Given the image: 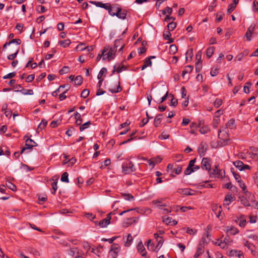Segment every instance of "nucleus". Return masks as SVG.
I'll list each match as a JSON object with an SVG mask.
<instances>
[{
	"instance_id": "1",
	"label": "nucleus",
	"mask_w": 258,
	"mask_h": 258,
	"mask_svg": "<svg viewBox=\"0 0 258 258\" xmlns=\"http://www.w3.org/2000/svg\"><path fill=\"white\" fill-rule=\"evenodd\" d=\"M225 132L224 136L223 137L222 134H221L222 131L221 130H219L218 131V138L220 139L219 141L217 142V146L219 147H222L224 146H226L229 144V135L227 133V131L225 129L224 131Z\"/></svg>"
},
{
	"instance_id": "2",
	"label": "nucleus",
	"mask_w": 258,
	"mask_h": 258,
	"mask_svg": "<svg viewBox=\"0 0 258 258\" xmlns=\"http://www.w3.org/2000/svg\"><path fill=\"white\" fill-rule=\"evenodd\" d=\"M115 54L113 50H110L109 46L104 47L102 51V59L103 60L110 61L114 58Z\"/></svg>"
},
{
	"instance_id": "3",
	"label": "nucleus",
	"mask_w": 258,
	"mask_h": 258,
	"mask_svg": "<svg viewBox=\"0 0 258 258\" xmlns=\"http://www.w3.org/2000/svg\"><path fill=\"white\" fill-rule=\"evenodd\" d=\"M122 172L124 174H130L136 171V168L132 161L123 163L122 165Z\"/></svg>"
},
{
	"instance_id": "4",
	"label": "nucleus",
	"mask_w": 258,
	"mask_h": 258,
	"mask_svg": "<svg viewBox=\"0 0 258 258\" xmlns=\"http://www.w3.org/2000/svg\"><path fill=\"white\" fill-rule=\"evenodd\" d=\"M67 251L69 255L74 258H83L82 255L83 252L82 251L80 250L77 247H72L69 250H67Z\"/></svg>"
},
{
	"instance_id": "5",
	"label": "nucleus",
	"mask_w": 258,
	"mask_h": 258,
	"mask_svg": "<svg viewBox=\"0 0 258 258\" xmlns=\"http://www.w3.org/2000/svg\"><path fill=\"white\" fill-rule=\"evenodd\" d=\"M112 213H110L107 215V216L104 219L100 221H95L94 223L95 225H99L101 228L106 227L107 225H108L110 223V220L111 219V215Z\"/></svg>"
},
{
	"instance_id": "6",
	"label": "nucleus",
	"mask_w": 258,
	"mask_h": 258,
	"mask_svg": "<svg viewBox=\"0 0 258 258\" xmlns=\"http://www.w3.org/2000/svg\"><path fill=\"white\" fill-rule=\"evenodd\" d=\"M90 3L94 4L97 7L102 8L107 10L108 11L109 14L110 15V14L112 12V8L111 5L109 3L104 4L101 2L96 1H91Z\"/></svg>"
},
{
	"instance_id": "7",
	"label": "nucleus",
	"mask_w": 258,
	"mask_h": 258,
	"mask_svg": "<svg viewBox=\"0 0 258 258\" xmlns=\"http://www.w3.org/2000/svg\"><path fill=\"white\" fill-rule=\"evenodd\" d=\"M202 242H200L198 245L197 250L195 255L194 256V258H199V257L202 255L204 252V243L206 242L205 238H202Z\"/></svg>"
},
{
	"instance_id": "8",
	"label": "nucleus",
	"mask_w": 258,
	"mask_h": 258,
	"mask_svg": "<svg viewBox=\"0 0 258 258\" xmlns=\"http://www.w3.org/2000/svg\"><path fill=\"white\" fill-rule=\"evenodd\" d=\"M110 16H116L119 19H125L126 16V11L124 10H122L121 8L120 9H117V12L114 13L112 12L110 14Z\"/></svg>"
},
{
	"instance_id": "9",
	"label": "nucleus",
	"mask_w": 258,
	"mask_h": 258,
	"mask_svg": "<svg viewBox=\"0 0 258 258\" xmlns=\"http://www.w3.org/2000/svg\"><path fill=\"white\" fill-rule=\"evenodd\" d=\"M209 173L210 177H211L223 178V176L221 174V170L216 166L214 167L212 170L211 169V171H210Z\"/></svg>"
},
{
	"instance_id": "10",
	"label": "nucleus",
	"mask_w": 258,
	"mask_h": 258,
	"mask_svg": "<svg viewBox=\"0 0 258 258\" xmlns=\"http://www.w3.org/2000/svg\"><path fill=\"white\" fill-rule=\"evenodd\" d=\"M210 158H203L201 163V167L203 169L208 170V172L211 171V165L210 164Z\"/></svg>"
},
{
	"instance_id": "11",
	"label": "nucleus",
	"mask_w": 258,
	"mask_h": 258,
	"mask_svg": "<svg viewBox=\"0 0 258 258\" xmlns=\"http://www.w3.org/2000/svg\"><path fill=\"white\" fill-rule=\"evenodd\" d=\"M255 29V25H251L247 29V30L245 33V37H246V39L248 41H250L251 40V36L253 34Z\"/></svg>"
},
{
	"instance_id": "12",
	"label": "nucleus",
	"mask_w": 258,
	"mask_h": 258,
	"mask_svg": "<svg viewBox=\"0 0 258 258\" xmlns=\"http://www.w3.org/2000/svg\"><path fill=\"white\" fill-rule=\"evenodd\" d=\"M207 150V145L206 143H202L198 149V152L201 157L205 155V153Z\"/></svg>"
},
{
	"instance_id": "13",
	"label": "nucleus",
	"mask_w": 258,
	"mask_h": 258,
	"mask_svg": "<svg viewBox=\"0 0 258 258\" xmlns=\"http://www.w3.org/2000/svg\"><path fill=\"white\" fill-rule=\"evenodd\" d=\"M137 249L138 252L141 254L142 256H145L146 255L147 252L145 250L144 245L142 241H140L137 245Z\"/></svg>"
},
{
	"instance_id": "14",
	"label": "nucleus",
	"mask_w": 258,
	"mask_h": 258,
	"mask_svg": "<svg viewBox=\"0 0 258 258\" xmlns=\"http://www.w3.org/2000/svg\"><path fill=\"white\" fill-rule=\"evenodd\" d=\"M163 222L166 225H176L177 224V221L172 220L170 217H163Z\"/></svg>"
},
{
	"instance_id": "15",
	"label": "nucleus",
	"mask_w": 258,
	"mask_h": 258,
	"mask_svg": "<svg viewBox=\"0 0 258 258\" xmlns=\"http://www.w3.org/2000/svg\"><path fill=\"white\" fill-rule=\"evenodd\" d=\"M58 179V176H54V177H53L52 178V180L53 181L52 183H51V186H52V190L51 191V193L52 194H54L56 190H57V180Z\"/></svg>"
},
{
	"instance_id": "16",
	"label": "nucleus",
	"mask_w": 258,
	"mask_h": 258,
	"mask_svg": "<svg viewBox=\"0 0 258 258\" xmlns=\"http://www.w3.org/2000/svg\"><path fill=\"white\" fill-rule=\"evenodd\" d=\"M119 246L117 244H113L111 246L110 251L114 252L113 257L115 258L119 251Z\"/></svg>"
},
{
	"instance_id": "17",
	"label": "nucleus",
	"mask_w": 258,
	"mask_h": 258,
	"mask_svg": "<svg viewBox=\"0 0 258 258\" xmlns=\"http://www.w3.org/2000/svg\"><path fill=\"white\" fill-rule=\"evenodd\" d=\"M116 84H117V87L115 89H109V91L111 92L112 93H116L120 92L122 91V88L120 86V81L119 79H118L116 82Z\"/></svg>"
},
{
	"instance_id": "18",
	"label": "nucleus",
	"mask_w": 258,
	"mask_h": 258,
	"mask_svg": "<svg viewBox=\"0 0 258 258\" xmlns=\"http://www.w3.org/2000/svg\"><path fill=\"white\" fill-rule=\"evenodd\" d=\"M171 35V34L170 31L169 30H168L167 31H165L163 34L164 38L165 40H168L169 41H168L169 43H171L173 42V39L172 38H170Z\"/></svg>"
},
{
	"instance_id": "19",
	"label": "nucleus",
	"mask_w": 258,
	"mask_h": 258,
	"mask_svg": "<svg viewBox=\"0 0 258 258\" xmlns=\"http://www.w3.org/2000/svg\"><path fill=\"white\" fill-rule=\"evenodd\" d=\"M163 114H159L156 115L155 119H154V125L156 127H157L159 126V125L160 124L161 120L162 119Z\"/></svg>"
},
{
	"instance_id": "20",
	"label": "nucleus",
	"mask_w": 258,
	"mask_h": 258,
	"mask_svg": "<svg viewBox=\"0 0 258 258\" xmlns=\"http://www.w3.org/2000/svg\"><path fill=\"white\" fill-rule=\"evenodd\" d=\"M47 121L45 119H42L41 123L39 124L37 131L39 132L42 131L47 125Z\"/></svg>"
},
{
	"instance_id": "21",
	"label": "nucleus",
	"mask_w": 258,
	"mask_h": 258,
	"mask_svg": "<svg viewBox=\"0 0 258 258\" xmlns=\"http://www.w3.org/2000/svg\"><path fill=\"white\" fill-rule=\"evenodd\" d=\"M234 197L231 194L227 195L224 201V205H229L230 203L233 201Z\"/></svg>"
},
{
	"instance_id": "22",
	"label": "nucleus",
	"mask_w": 258,
	"mask_h": 258,
	"mask_svg": "<svg viewBox=\"0 0 258 258\" xmlns=\"http://www.w3.org/2000/svg\"><path fill=\"white\" fill-rule=\"evenodd\" d=\"M193 70V67L192 66H186L185 67L184 69L182 72V76L184 77L185 75L187 73H190Z\"/></svg>"
},
{
	"instance_id": "23",
	"label": "nucleus",
	"mask_w": 258,
	"mask_h": 258,
	"mask_svg": "<svg viewBox=\"0 0 258 258\" xmlns=\"http://www.w3.org/2000/svg\"><path fill=\"white\" fill-rule=\"evenodd\" d=\"M58 43L60 46L65 48L70 45V44L71 43V41L70 39H66L64 40L59 41Z\"/></svg>"
},
{
	"instance_id": "24",
	"label": "nucleus",
	"mask_w": 258,
	"mask_h": 258,
	"mask_svg": "<svg viewBox=\"0 0 258 258\" xmlns=\"http://www.w3.org/2000/svg\"><path fill=\"white\" fill-rule=\"evenodd\" d=\"M126 68L124 66L122 65L121 67L117 66V64L114 66L113 71L112 73H114L116 71L118 73H119L122 71L123 70H125Z\"/></svg>"
},
{
	"instance_id": "25",
	"label": "nucleus",
	"mask_w": 258,
	"mask_h": 258,
	"mask_svg": "<svg viewBox=\"0 0 258 258\" xmlns=\"http://www.w3.org/2000/svg\"><path fill=\"white\" fill-rule=\"evenodd\" d=\"M233 164L240 171H241V169H242V167H243L244 164L241 161L237 160L233 162Z\"/></svg>"
},
{
	"instance_id": "26",
	"label": "nucleus",
	"mask_w": 258,
	"mask_h": 258,
	"mask_svg": "<svg viewBox=\"0 0 258 258\" xmlns=\"http://www.w3.org/2000/svg\"><path fill=\"white\" fill-rule=\"evenodd\" d=\"M215 48L214 47H209L207 49L206 55L208 58H210L214 52Z\"/></svg>"
},
{
	"instance_id": "27",
	"label": "nucleus",
	"mask_w": 258,
	"mask_h": 258,
	"mask_svg": "<svg viewBox=\"0 0 258 258\" xmlns=\"http://www.w3.org/2000/svg\"><path fill=\"white\" fill-rule=\"evenodd\" d=\"M68 176H69V174L68 172H65L63 173L61 175V179H60L61 181L62 182L68 183L69 182Z\"/></svg>"
},
{
	"instance_id": "28",
	"label": "nucleus",
	"mask_w": 258,
	"mask_h": 258,
	"mask_svg": "<svg viewBox=\"0 0 258 258\" xmlns=\"http://www.w3.org/2000/svg\"><path fill=\"white\" fill-rule=\"evenodd\" d=\"M75 84L76 85H81L83 82V78L81 76H77L74 80Z\"/></svg>"
},
{
	"instance_id": "29",
	"label": "nucleus",
	"mask_w": 258,
	"mask_h": 258,
	"mask_svg": "<svg viewBox=\"0 0 258 258\" xmlns=\"http://www.w3.org/2000/svg\"><path fill=\"white\" fill-rule=\"evenodd\" d=\"M155 56H150L148 58H147L144 60V64L147 66V67L151 66H152V61L151 60V59L152 58H155Z\"/></svg>"
},
{
	"instance_id": "30",
	"label": "nucleus",
	"mask_w": 258,
	"mask_h": 258,
	"mask_svg": "<svg viewBox=\"0 0 258 258\" xmlns=\"http://www.w3.org/2000/svg\"><path fill=\"white\" fill-rule=\"evenodd\" d=\"M193 55V50L192 49H189L187 50L186 52V59L188 60V58H190V60H191Z\"/></svg>"
},
{
	"instance_id": "31",
	"label": "nucleus",
	"mask_w": 258,
	"mask_h": 258,
	"mask_svg": "<svg viewBox=\"0 0 258 258\" xmlns=\"http://www.w3.org/2000/svg\"><path fill=\"white\" fill-rule=\"evenodd\" d=\"M165 199H158V200H154L152 201V203L154 205H157V204H159V206H163V207H165L166 206V205L165 204H161L162 203V202L163 201H164Z\"/></svg>"
},
{
	"instance_id": "32",
	"label": "nucleus",
	"mask_w": 258,
	"mask_h": 258,
	"mask_svg": "<svg viewBox=\"0 0 258 258\" xmlns=\"http://www.w3.org/2000/svg\"><path fill=\"white\" fill-rule=\"evenodd\" d=\"M183 191V194L187 196H192L195 195V191L189 188H185Z\"/></svg>"
},
{
	"instance_id": "33",
	"label": "nucleus",
	"mask_w": 258,
	"mask_h": 258,
	"mask_svg": "<svg viewBox=\"0 0 258 258\" xmlns=\"http://www.w3.org/2000/svg\"><path fill=\"white\" fill-rule=\"evenodd\" d=\"M176 27V23L175 22L169 23L167 25L168 30L170 31H173Z\"/></svg>"
},
{
	"instance_id": "34",
	"label": "nucleus",
	"mask_w": 258,
	"mask_h": 258,
	"mask_svg": "<svg viewBox=\"0 0 258 258\" xmlns=\"http://www.w3.org/2000/svg\"><path fill=\"white\" fill-rule=\"evenodd\" d=\"M91 124V122L90 121H88L84 123L81 126H80V131L81 132H82L85 129L87 128Z\"/></svg>"
},
{
	"instance_id": "35",
	"label": "nucleus",
	"mask_w": 258,
	"mask_h": 258,
	"mask_svg": "<svg viewBox=\"0 0 258 258\" xmlns=\"http://www.w3.org/2000/svg\"><path fill=\"white\" fill-rule=\"evenodd\" d=\"M241 203H242V205H243L245 207H249L250 206V205L249 203V201H248V200L244 198V197H242L241 198Z\"/></svg>"
},
{
	"instance_id": "36",
	"label": "nucleus",
	"mask_w": 258,
	"mask_h": 258,
	"mask_svg": "<svg viewBox=\"0 0 258 258\" xmlns=\"http://www.w3.org/2000/svg\"><path fill=\"white\" fill-rule=\"evenodd\" d=\"M107 73V69L105 68H103L101 69V70L99 72L97 78L98 79H100L101 77L103 76V75Z\"/></svg>"
},
{
	"instance_id": "37",
	"label": "nucleus",
	"mask_w": 258,
	"mask_h": 258,
	"mask_svg": "<svg viewBox=\"0 0 258 258\" xmlns=\"http://www.w3.org/2000/svg\"><path fill=\"white\" fill-rule=\"evenodd\" d=\"M227 127H229L230 128H233L235 127V120L233 119H230L227 124Z\"/></svg>"
},
{
	"instance_id": "38",
	"label": "nucleus",
	"mask_w": 258,
	"mask_h": 258,
	"mask_svg": "<svg viewBox=\"0 0 258 258\" xmlns=\"http://www.w3.org/2000/svg\"><path fill=\"white\" fill-rule=\"evenodd\" d=\"M169 97L171 96V97H172V98L171 100L170 105L171 106H174V107L176 106L177 105V104H178L177 100L176 99L173 98V95L171 94H170L169 95Z\"/></svg>"
},
{
	"instance_id": "39",
	"label": "nucleus",
	"mask_w": 258,
	"mask_h": 258,
	"mask_svg": "<svg viewBox=\"0 0 258 258\" xmlns=\"http://www.w3.org/2000/svg\"><path fill=\"white\" fill-rule=\"evenodd\" d=\"M122 197L126 200L131 201L134 199V197L130 194H122Z\"/></svg>"
},
{
	"instance_id": "40",
	"label": "nucleus",
	"mask_w": 258,
	"mask_h": 258,
	"mask_svg": "<svg viewBox=\"0 0 258 258\" xmlns=\"http://www.w3.org/2000/svg\"><path fill=\"white\" fill-rule=\"evenodd\" d=\"M70 69L68 66H64L61 70H59V73L60 75H63L68 73L69 72Z\"/></svg>"
},
{
	"instance_id": "41",
	"label": "nucleus",
	"mask_w": 258,
	"mask_h": 258,
	"mask_svg": "<svg viewBox=\"0 0 258 258\" xmlns=\"http://www.w3.org/2000/svg\"><path fill=\"white\" fill-rule=\"evenodd\" d=\"M177 51V48L174 44H171L169 47V51L172 54L175 53Z\"/></svg>"
},
{
	"instance_id": "42",
	"label": "nucleus",
	"mask_w": 258,
	"mask_h": 258,
	"mask_svg": "<svg viewBox=\"0 0 258 258\" xmlns=\"http://www.w3.org/2000/svg\"><path fill=\"white\" fill-rule=\"evenodd\" d=\"M202 68V63L201 60H198V61L196 63V71L197 72H199Z\"/></svg>"
},
{
	"instance_id": "43",
	"label": "nucleus",
	"mask_w": 258,
	"mask_h": 258,
	"mask_svg": "<svg viewBox=\"0 0 258 258\" xmlns=\"http://www.w3.org/2000/svg\"><path fill=\"white\" fill-rule=\"evenodd\" d=\"M222 100L219 98H217L214 103V105L216 108H218L222 105Z\"/></svg>"
},
{
	"instance_id": "44",
	"label": "nucleus",
	"mask_w": 258,
	"mask_h": 258,
	"mask_svg": "<svg viewBox=\"0 0 258 258\" xmlns=\"http://www.w3.org/2000/svg\"><path fill=\"white\" fill-rule=\"evenodd\" d=\"M33 147V145H30L25 143V147L22 148L21 151V154L23 153L26 150H31Z\"/></svg>"
},
{
	"instance_id": "45",
	"label": "nucleus",
	"mask_w": 258,
	"mask_h": 258,
	"mask_svg": "<svg viewBox=\"0 0 258 258\" xmlns=\"http://www.w3.org/2000/svg\"><path fill=\"white\" fill-rule=\"evenodd\" d=\"M18 52H19V49L18 48L15 53H14L13 54H9L8 56V59L9 60H14V58L16 57Z\"/></svg>"
},
{
	"instance_id": "46",
	"label": "nucleus",
	"mask_w": 258,
	"mask_h": 258,
	"mask_svg": "<svg viewBox=\"0 0 258 258\" xmlns=\"http://www.w3.org/2000/svg\"><path fill=\"white\" fill-rule=\"evenodd\" d=\"M37 66L36 62L32 63V60H29L26 65V68L30 67L32 69H34Z\"/></svg>"
},
{
	"instance_id": "47",
	"label": "nucleus",
	"mask_w": 258,
	"mask_h": 258,
	"mask_svg": "<svg viewBox=\"0 0 258 258\" xmlns=\"http://www.w3.org/2000/svg\"><path fill=\"white\" fill-rule=\"evenodd\" d=\"M238 182L239 183V186L242 189V190L244 191V194H246L247 191L246 190V186L244 183L241 180L240 181H238Z\"/></svg>"
},
{
	"instance_id": "48",
	"label": "nucleus",
	"mask_w": 258,
	"mask_h": 258,
	"mask_svg": "<svg viewBox=\"0 0 258 258\" xmlns=\"http://www.w3.org/2000/svg\"><path fill=\"white\" fill-rule=\"evenodd\" d=\"M89 90L88 89H84L81 93V96L84 98H87L89 95Z\"/></svg>"
},
{
	"instance_id": "49",
	"label": "nucleus",
	"mask_w": 258,
	"mask_h": 258,
	"mask_svg": "<svg viewBox=\"0 0 258 258\" xmlns=\"http://www.w3.org/2000/svg\"><path fill=\"white\" fill-rule=\"evenodd\" d=\"M6 184L7 186L13 191H15L17 189L16 186L12 182H9L8 183Z\"/></svg>"
},
{
	"instance_id": "50",
	"label": "nucleus",
	"mask_w": 258,
	"mask_h": 258,
	"mask_svg": "<svg viewBox=\"0 0 258 258\" xmlns=\"http://www.w3.org/2000/svg\"><path fill=\"white\" fill-rule=\"evenodd\" d=\"M244 245L247 247L251 252L253 251V248L254 246L252 243H250L248 241H246L244 243Z\"/></svg>"
},
{
	"instance_id": "51",
	"label": "nucleus",
	"mask_w": 258,
	"mask_h": 258,
	"mask_svg": "<svg viewBox=\"0 0 258 258\" xmlns=\"http://www.w3.org/2000/svg\"><path fill=\"white\" fill-rule=\"evenodd\" d=\"M210 131V130L208 127L207 126H203L202 127L200 130V132L202 134H205L208 133Z\"/></svg>"
},
{
	"instance_id": "52",
	"label": "nucleus",
	"mask_w": 258,
	"mask_h": 258,
	"mask_svg": "<svg viewBox=\"0 0 258 258\" xmlns=\"http://www.w3.org/2000/svg\"><path fill=\"white\" fill-rule=\"evenodd\" d=\"M36 10L39 13H42L46 11V9L44 6L40 5L37 7Z\"/></svg>"
},
{
	"instance_id": "53",
	"label": "nucleus",
	"mask_w": 258,
	"mask_h": 258,
	"mask_svg": "<svg viewBox=\"0 0 258 258\" xmlns=\"http://www.w3.org/2000/svg\"><path fill=\"white\" fill-rule=\"evenodd\" d=\"M172 12V9L170 7H166L164 10L162 11V14L163 15H165L166 13H168L169 14H171Z\"/></svg>"
},
{
	"instance_id": "54",
	"label": "nucleus",
	"mask_w": 258,
	"mask_h": 258,
	"mask_svg": "<svg viewBox=\"0 0 258 258\" xmlns=\"http://www.w3.org/2000/svg\"><path fill=\"white\" fill-rule=\"evenodd\" d=\"M133 240V238L131 234H128L127 237V241L125 243V246H128L131 244V241Z\"/></svg>"
},
{
	"instance_id": "55",
	"label": "nucleus",
	"mask_w": 258,
	"mask_h": 258,
	"mask_svg": "<svg viewBox=\"0 0 258 258\" xmlns=\"http://www.w3.org/2000/svg\"><path fill=\"white\" fill-rule=\"evenodd\" d=\"M15 75H16L15 72L10 73L8 74V75L4 76L3 79H11V78L14 77L15 76Z\"/></svg>"
},
{
	"instance_id": "56",
	"label": "nucleus",
	"mask_w": 258,
	"mask_h": 258,
	"mask_svg": "<svg viewBox=\"0 0 258 258\" xmlns=\"http://www.w3.org/2000/svg\"><path fill=\"white\" fill-rule=\"evenodd\" d=\"M156 240L158 242L156 247H159L158 249H159L161 248V247L162 246V245L164 242V240L162 237L159 238V239H157Z\"/></svg>"
},
{
	"instance_id": "57",
	"label": "nucleus",
	"mask_w": 258,
	"mask_h": 258,
	"mask_svg": "<svg viewBox=\"0 0 258 258\" xmlns=\"http://www.w3.org/2000/svg\"><path fill=\"white\" fill-rule=\"evenodd\" d=\"M236 6L234 5L230 4L227 10V14H230L235 9Z\"/></svg>"
},
{
	"instance_id": "58",
	"label": "nucleus",
	"mask_w": 258,
	"mask_h": 258,
	"mask_svg": "<svg viewBox=\"0 0 258 258\" xmlns=\"http://www.w3.org/2000/svg\"><path fill=\"white\" fill-rule=\"evenodd\" d=\"M59 124H60V121L58 120H54L51 122L50 125L51 127L55 128L57 127Z\"/></svg>"
},
{
	"instance_id": "59",
	"label": "nucleus",
	"mask_w": 258,
	"mask_h": 258,
	"mask_svg": "<svg viewBox=\"0 0 258 258\" xmlns=\"http://www.w3.org/2000/svg\"><path fill=\"white\" fill-rule=\"evenodd\" d=\"M83 247L84 248L86 249L87 250H89L91 249V246L88 242H84L83 243Z\"/></svg>"
},
{
	"instance_id": "60",
	"label": "nucleus",
	"mask_w": 258,
	"mask_h": 258,
	"mask_svg": "<svg viewBox=\"0 0 258 258\" xmlns=\"http://www.w3.org/2000/svg\"><path fill=\"white\" fill-rule=\"evenodd\" d=\"M22 93L24 95H32L33 94V91L31 89H22Z\"/></svg>"
},
{
	"instance_id": "61",
	"label": "nucleus",
	"mask_w": 258,
	"mask_h": 258,
	"mask_svg": "<svg viewBox=\"0 0 258 258\" xmlns=\"http://www.w3.org/2000/svg\"><path fill=\"white\" fill-rule=\"evenodd\" d=\"M219 121H220L219 118H214L213 121V125L214 128H216L217 127L219 123Z\"/></svg>"
},
{
	"instance_id": "62",
	"label": "nucleus",
	"mask_w": 258,
	"mask_h": 258,
	"mask_svg": "<svg viewBox=\"0 0 258 258\" xmlns=\"http://www.w3.org/2000/svg\"><path fill=\"white\" fill-rule=\"evenodd\" d=\"M192 172H194V170L192 169V167H189V166H188L184 171V174L185 175H189Z\"/></svg>"
},
{
	"instance_id": "63",
	"label": "nucleus",
	"mask_w": 258,
	"mask_h": 258,
	"mask_svg": "<svg viewBox=\"0 0 258 258\" xmlns=\"http://www.w3.org/2000/svg\"><path fill=\"white\" fill-rule=\"evenodd\" d=\"M159 138L161 140H165V139H168L169 137V135L167 134H165V133H162L160 136H159Z\"/></svg>"
},
{
	"instance_id": "64",
	"label": "nucleus",
	"mask_w": 258,
	"mask_h": 258,
	"mask_svg": "<svg viewBox=\"0 0 258 258\" xmlns=\"http://www.w3.org/2000/svg\"><path fill=\"white\" fill-rule=\"evenodd\" d=\"M252 8L253 11L256 12L258 11V2L256 1L253 2Z\"/></svg>"
}]
</instances>
